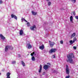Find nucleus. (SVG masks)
Instances as JSON below:
<instances>
[{
  "instance_id": "nucleus-1",
  "label": "nucleus",
  "mask_w": 78,
  "mask_h": 78,
  "mask_svg": "<svg viewBox=\"0 0 78 78\" xmlns=\"http://www.w3.org/2000/svg\"><path fill=\"white\" fill-rule=\"evenodd\" d=\"M67 58L68 59L69 62L70 63H72V61H73V60H72V58L74 57V55L73 53H71L69 54V55H68L67 56Z\"/></svg>"
},
{
  "instance_id": "nucleus-2",
  "label": "nucleus",
  "mask_w": 78,
  "mask_h": 78,
  "mask_svg": "<svg viewBox=\"0 0 78 78\" xmlns=\"http://www.w3.org/2000/svg\"><path fill=\"white\" fill-rule=\"evenodd\" d=\"M12 47H11L9 46H5V51H8L9 50V49H11V50H12Z\"/></svg>"
},
{
  "instance_id": "nucleus-3",
  "label": "nucleus",
  "mask_w": 78,
  "mask_h": 78,
  "mask_svg": "<svg viewBox=\"0 0 78 78\" xmlns=\"http://www.w3.org/2000/svg\"><path fill=\"white\" fill-rule=\"evenodd\" d=\"M26 47L27 48L30 49L32 48V46L30 44V42H27V45L26 46Z\"/></svg>"
},
{
  "instance_id": "nucleus-4",
  "label": "nucleus",
  "mask_w": 78,
  "mask_h": 78,
  "mask_svg": "<svg viewBox=\"0 0 78 78\" xmlns=\"http://www.w3.org/2000/svg\"><path fill=\"white\" fill-rule=\"evenodd\" d=\"M66 74H69L70 73V70H69V67L67 65H66Z\"/></svg>"
},
{
  "instance_id": "nucleus-5",
  "label": "nucleus",
  "mask_w": 78,
  "mask_h": 78,
  "mask_svg": "<svg viewBox=\"0 0 78 78\" xmlns=\"http://www.w3.org/2000/svg\"><path fill=\"white\" fill-rule=\"evenodd\" d=\"M56 51V49L52 48L49 51V53H54V52H55Z\"/></svg>"
},
{
  "instance_id": "nucleus-6",
  "label": "nucleus",
  "mask_w": 78,
  "mask_h": 78,
  "mask_svg": "<svg viewBox=\"0 0 78 78\" xmlns=\"http://www.w3.org/2000/svg\"><path fill=\"white\" fill-rule=\"evenodd\" d=\"M49 45L51 47H53V46L55 44V43L54 42H51L50 41H49Z\"/></svg>"
},
{
  "instance_id": "nucleus-7",
  "label": "nucleus",
  "mask_w": 78,
  "mask_h": 78,
  "mask_svg": "<svg viewBox=\"0 0 78 78\" xmlns=\"http://www.w3.org/2000/svg\"><path fill=\"white\" fill-rule=\"evenodd\" d=\"M11 16L12 17V18H14V19H16V20L17 19V17L14 15L12 14Z\"/></svg>"
},
{
  "instance_id": "nucleus-8",
  "label": "nucleus",
  "mask_w": 78,
  "mask_h": 78,
  "mask_svg": "<svg viewBox=\"0 0 78 78\" xmlns=\"http://www.w3.org/2000/svg\"><path fill=\"white\" fill-rule=\"evenodd\" d=\"M30 29L31 30L34 31V30H35V29H36V26L35 25H34L33 27H31Z\"/></svg>"
},
{
  "instance_id": "nucleus-9",
  "label": "nucleus",
  "mask_w": 78,
  "mask_h": 78,
  "mask_svg": "<svg viewBox=\"0 0 78 78\" xmlns=\"http://www.w3.org/2000/svg\"><path fill=\"white\" fill-rule=\"evenodd\" d=\"M48 67H49V66L45 65L44 66V69H45V70H47V69H48Z\"/></svg>"
},
{
  "instance_id": "nucleus-10",
  "label": "nucleus",
  "mask_w": 78,
  "mask_h": 78,
  "mask_svg": "<svg viewBox=\"0 0 78 78\" xmlns=\"http://www.w3.org/2000/svg\"><path fill=\"white\" fill-rule=\"evenodd\" d=\"M0 37L1 39H3V40H4V39H5V37L3 36V35H2V34H0Z\"/></svg>"
},
{
  "instance_id": "nucleus-11",
  "label": "nucleus",
  "mask_w": 78,
  "mask_h": 78,
  "mask_svg": "<svg viewBox=\"0 0 78 78\" xmlns=\"http://www.w3.org/2000/svg\"><path fill=\"white\" fill-rule=\"evenodd\" d=\"M39 48L41 50H44V45H43L40 46L39 47Z\"/></svg>"
},
{
  "instance_id": "nucleus-12",
  "label": "nucleus",
  "mask_w": 78,
  "mask_h": 78,
  "mask_svg": "<svg viewBox=\"0 0 78 78\" xmlns=\"http://www.w3.org/2000/svg\"><path fill=\"white\" fill-rule=\"evenodd\" d=\"M30 55H31L32 56H33V55L36 56V52H33Z\"/></svg>"
},
{
  "instance_id": "nucleus-13",
  "label": "nucleus",
  "mask_w": 78,
  "mask_h": 78,
  "mask_svg": "<svg viewBox=\"0 0 78 78\" xmlns=\"http://www.w3.org/2000/svg\"><path fill=\"white\" fill-rule=\"evenodd\" d=\"M70 21L72 23H73V16H71L70 17Z\"/></svg>"
},
{
  "instance_id": "nucleus-14",
  "label": "nucleus",
  "mask_w": 78,
  "mask_h": 78,
  "mask_svg": "<svg viewBox=\"0 0 78 78\" xmlns=\"http://www.w3.org/2000/svg\"><path fill=\"white\" fill-rule=\"evenodd\" d=\"M42 66L41 65L40 67V69L39 71V73H41V71H42Z\"/></svg>"
},
{
  "instance_id": "nucleus-15",
  "label": "nucleus",
  "mask_w": 78,
  "mask_h": 78,
  "mask_svg": "<svg viewBox=\"0 0 78 78\" xmlns=\"http://www.w3.org/2000/svg\"><path fill=\"white\" fill-rule=\"evenodd\" d=\"M21 64H22V66H23V67H25V64L23 61L21 62Z\"/></svg>"
},
{
  "instance_id": "nucleus-16",
  "label": "nucleus",
  "mask_w": 78,
  "mask_h": 78,
  "mask_svg": "<svg viewBox=\"0 0 78 78\" xmlns=\"http://www.w3.org/2000/svg\"><path fill=\"white\" fill-rule=\"evenodd\" d=\"M32 14L34 15H36V14H37V12H35L33 11H32Z\"/></svg>"
},
{
  "instance_id": "nucleus-17",
  "label": "nucleus",
  "mask_w": 78,
  "mask_h": 78,
  "mask_svg": "<svg viewBox=\"0 0 78 78\" xmlns=\"http://www.w3.org/2000/svg\"><path fill=\"white\" fill-rule=\"evenodd\" d=\"M76 35V34L75 33H73L71 35V37L72 38V37H73L75 36V35Z\"/></svg>"
},
{
  "instance_id": "nucleus-18",
  "label": "nucleus",
  "mask_w": 78,
  "mask_h": 78,
  "mask_svg": "<svg viewBox=\"0 0 78 78\" xmlns=\"http://www.w3.org/2000/svg\"><path fill=\"white\" fill-rule=\"evenodd\" d=\"M22 22H23V21H24V22H27V21L25 20V19L23 18H22Z\"/></svg>"
},
{
  "instance_id": "nucleus-19",
  "label": "nucleus",
  "mask_w": 78,
  "mask_h": 78,
  "mask_svg": "<svg viewBox=\"0 0 78 78\" xmlns=\"http://www.w3.org/2000/svg\"><path fill=\"white\" fill-rule=\"evenodd\" d=\"M23 30H21L20 31V35H22L23 34Z\"/></svg>"
},
{
  "instance_id": "nucleus-20",
  "label": "nucleus",
  "mask_w": 78,
  "mask_h": 78,
  "mask_svg": "<svg viewBox=\"0 0 78 78\" xmlns=\"http://www.w3.org/2000/svg\"><path fill=\"white\" fill-rule=\"evenodd\" d=\"M31 59L33 61H35V58H34V57L32 56Z\"/></svg>"
},
{
  "instance_id": "nucleus-21",
  "label": "nucleus",
  "mask_w": 78,
  "mask_h": 78,
  "mask_svg": "<svg viewBox=\"0 0 78 78\" xmlns=\"http://www.w3.org/2000/svg\"><path fill=\"white\" fill-rule=\"evenodd\" d=\"M10 75H11V73L9 72L7 73V76H10Z\"/></svg>"
},
{
  "instance_id": "nucleus-22",
  "label": "nucleus",
  "mask_w": 78,
  "mask_h": 78,
  "mask_svg": "<svg viewBox=\"0 0 78 78\" xmlns=\"http://www.w3.org/2000/svg\"><path fill=\"white\" fill-rule=\"evenodd\" d=\"M76 41V37H75L73 39V42H75Z\"/></svg>"
},
{
  "instance_id": "nucleus-23",
  "label": "nucleus",
  "mask_w": 78,
  "mask_h": 78,
  "mask_svg": "<svg viewBox=\"0 0 78 78\" xmlns=\"http://www.w3.org/2000/svg\"><path fill=\"white\" fill-rule=\"evenodd\" d=\"M69 42L71 44H72L73 43H74V42H73V41L72 40H70L69 41Z\"/></svg>"
},
{
  "instance_id": "nucleus-24",
  "label": "nucleus",
  "mask_w": 78,
  "mask_h": 78,
  "mask_svg": "<svg viewBox=\"0 0 78 78\" xmlns=\"http://www.w3.org/2000/svg\"><path fill=\"white\" fill-rule=\"evenodd\" d=\"M51 4V2H48V6H50Z\"/></svg>"
},
{
  "instance_id": "nucleus-25",
  "label": "nucleus",
  "mask_w": 78,
  "mask_h": 78,
  "mask_svg": "<svg viewBox=\"0 0 78 78\" xmlns=\"http://www.w3.org/2000/svg\"><path fill=\"white\" fill-rule=\"evenodd\" d=\"M27 27H30V23L29 22H27Z\"/></svg>"
},
{
  "instance_id": "nucleus-26",
  "label": "nucleus",
  "mask_w": 78,
  "mask_h": 78,
  "mask_svg": "<svg viewBox=\"0 0 78 78\" xmlns=\"http://www.w3.org/2000/svg\"><path fill=\"white\" fill-rule=\"evenodd\" d=\"M12 64H16L15 61H13L12 62Z\"/></svg>"
},
{
  "instance_id": "nucleus-27",
  "label": "nucleus",
  "mask_w": 78,
  "mask_h": 78,
  "mask_svg": "<svg viewBox=\"0 0 78 78\" xmlns=\"http://www.w3.org/2000/svg\"><path fill=\"white\" fill-rule=\"evenodd\" d=\"M65 78H70V75L66 76Z\"/></svg>"
},
{
  "instance_id": "nucleus-28",
  "label": "nucleus",
  "mask_w": 78,
  "mask_h": 78,
  "mask_svg": "<svg viewBox=\"0 0 78 78\" xmlns=\"http://www.w3.org/2000/svg\"><path fill=\"white\" fill-rule=\"evenodd\" d=\"M55 56H56V55L54 54L53 55H52V58H55Z\"/></svg>"
},
{
  "instance_id": "nucleus-29",
  "label": "nucleus",
  "mask_w": 78,
  "mask_h": 78,
  "mask_svg": "<svg viewBox=\"0 0 78 78\" xmlns=\"http://www.w3.org/2000/svg\"><path fill=\"white\" fill-rule=\"evenodd\" d=\"M60 44H63V41L62 40L60 41Z\"/></svg>"
},
{
  "instance_id": "nucleus-30",
  "label": "nucleus",
  "mask_w": 78,
  "mask_h": 78,
  "mask_svg": "<svg viewBox=\"0 0 78 78\" xmlns=\"http://www.w3.org/2000/svg\"><path fill=\"white\" fill-rule=\"evenodd\" d=\"M73 48L74 50H76V47L74 46Z\"/></svg>"
},
{
  "instance_id": "nucleus-31",
  "label": "nucleus",
  "mask_w": 78,
  "mask_h": 78,
  "mask_svg": "<svg viewBox=\"0 0 78 78\" xmlns=\"http://www.w3.org/2000/svg\"><path fill=\"white\" fill-rule=\"evenodd\" d=\"M72 2H74V3L76 2V0H72Z\"/></svg>"
},
{
  "instance_id": "nucleus-32",
  "label": "nucleus",
  "mask_w": 78,
  "mask_h": 78,
  "mask_svg": "<svg viewBox=\"0 0 78 78\" xmlns=\"http://www.w3.org/2000/svg\"><path fill=\"white\" fill-rule=\"evenodd\" d=\"M52 72H53V73H55V70H52L51 71Z\"/></svg>"
},
{
  "instance_id": "nucleus-33",
  "label": "nucleus",
  "mask_w": 78,
  "mask_h": 78,
  "mask_svg": "<svg viewBox=\"0 0 78 78\" xmlns=\"http://www.w3.org/2000/svg\"><path fill=\"white\" fill-rule=\"evenodd\" d=\"M3 2L2 0H0V4H2Z\"/></svg>"
},
{
  "instance_id": "nucleus-34",
  "label": "nucleus",
  "mask_w": 78,
  "mask_h": 78,
  "mask_svg": "<svg viewBox=\"0 0 78 78\" xmlns=\"http://www.w3.org/2000/svg\"><path fill=\"white\" fill-rule=\"evenodd\" d=\"M45 73L44 72L43 73V75H45Z\"/></svg>"
},
{
  "instance_id": "nucleus-35",
  "label": "nucleus",
  "mask_w": 78,
  "mask_h": 78,
  "mask_svg": "<svg viewBox=\"0 0 78 78\" xmlns=\"http://www.w3.org/2000/svg\"><path fill=\"white\" fill-rule=\"evenodd\" d=\"M73 15H74V16H75V13L74 12H73Z\"/></svg>"
},
{
  "instance_id": "nucleus-36",
  "label": "nucleus",
  "mask_w": 78,
  "mask_h": 78,
  "mask_svg": "<svg viewBox=\"0 0 78 78\" xmlns=\"http://www.w3.org/2000/svg\"><path fill=\"white\" fill-rule=\"evenodd\" d=\"M46 1H47V2H50L49 0H46Z\"/></svg>"
},
{
  "instance_id": "nucleus-37",
  "label": "nucleus",
  "mask_w": 78,
  "mask_h": 78,
  "mask_svg": "<svg viewBox=\"0 0 78 78\" xmlns=\"http://www.w3.org/2000/svg\"><path fill=\"white\" fill-rule=\"evenodd\" d=\"M18 55V57H20V54H19V55Z\"/></svg>"
},
{
  "instance_id": "nucleus-38",
  "label": "nucleus",
  "mask_w": 78,
  "mask_h": 78,
  "mask_svg": "<svg viewBox=\"0 0 78 78\" xmlns=\"http://www.w3.org/2000/svg\"><path fill=\"white\" fill-rule=\"evenodd\" d=\"M47 64H48V65H50V63H47Z\"/></svg>"
},
{
  "instance_id": "nucleus-39",
  "label": "nucleus",
  "mask_w": 78,
  "mask_h": 78,
  "mask_svg": "<svg viewBox=\"0 0 78 78\" xmlns=\"http://www.w3.org/2000/svg\"><path fill=\"white\" fill-rule=\"evenodd\" d=\"M6 78H10V76H7Z\"/></svg>"
},
{
  "instance_id": "nucleus-40",
  "label": "nucleus",
  "mask_w": 78,
  "mask_h": 78,
  "mask_svg": "<svg viewBox=\"0 0 78 78\" xmlns=\"http://www.w3.org/2000/svg\"><path fill=\"white\" fill-rule=\"evenodd\" d=\"M48 34H46L47 36H48Z\"/></svg>"
},
{
  "instance_id": "nucleus-41",
  "label": "nucleus",
  "mask_w": 78,
  "mask_h": 78,
  "mask_svg": "<svg viewBox=\"0 0 78 78\" xmlns=\"http://www.w3.org/2000/svg\"><path fill=\"white\" fill-rule=\"evenodd\" d=\"M0 75H1V73H0Z\"/></svg>"
},
{
  "instance_id": "nucleus-42",
  "label": "nucleus",
  "mask_w": 78,
  "mask_h": 78,
  "mask_svg": "<svg viewBox=\"0 0 78 78\" xmlns=\"http://www.w3.org/2000/svg\"><path fill=\"white\" fill-rule=\"evenodd\" d=\"M34 78H36V77H35Z\"/></svg>"
}]
</instances>
